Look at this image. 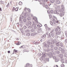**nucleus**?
Instances as JSON below:
<instances>
[{
    "instance_id": "nucleus-1",
    "label": "nucleus",
    "mask_w": 67,
    "mask_h": 67,
    "mask_svg": "<svg viewBox=\"0 0 67 67\" xmlns=\"http://www.w3.org/2000/svg\"><path fill=\"white\" fill-rule=\"evenodd\" d=\"M46 37V35L44 34L43 36H41V38H42L40 40L41 42H43L45 40V38Z\"/></svg>"
},
{
    "instance_id": "nucleus-2",
    "label": "nucleus",
    "mask_w": 67,
    "mask_h": 67,
    "mask_svg": "<svg viewBox=\"0 0 67 67\" xmlns=\"http://www.w3.org/2000/svg\"><path fill=\"white\" fill-rule=\"evenodd\" d=\"M20 18H21V19H23L24 18H26V15L24 14H21L20 16Z\"/></svg>"
},
{
    "instance_id": "nucleus-3",
    "label": "nucleus",
    "mask_w": 67,
    "mask_h": 67,
    "mask_svg": "<svg viewBox=\"0 0 67 67\" xmlns=\"http://www.w3.org/2000/svg\"><path fill=\"white\" fill-rule=\"evenodd\" d=\"M53 22L54 24H55L56 23V20L55 19H56V17L54 16H53Z\"/></svg>"
},
{
    "instance_id": "nucleus-4",
    "label": "nucleus",
    "mask_w": 67,
    "mask_h": 67,
    "mask_svg": "<svg viewBox=\"0 0 67 67\" xmlns=\"http://www.w3.org/2000/svg\"><path fill=\"white\" fill-rule=\"evenodd\" d=\"M32 26H34V29L35 30H37L38 29V28L37 27V26H36V25L35 24H32Z\"/></svg>"
},
{
    "instance_id": "nucleus-5",
    "label": "nucleus",
    "mask_w": 67,
    "mask_h": 67,
    "mask_svg": "<svg viewBox=\"0 0 67 67\" xmlns=\"http://www.w3.org/2000/svg\"><path fill=\"white\" fill-rule=\"evenodd\" d=\"M64 14H65V13L64 12H63L62 13H61L60 14V16H61V17H63V16H64Z\"/></svg>"
},
{
    "instance_id": "nucleus-6",
    "label": "nucleus",
    "mask_w": 67,
    "mask_h": 67,
    "mask_svg": "<svg viewBox=\"0 0 67 67\" xmlns=\"http://www.w3.org/2000/svg\"><path fill=\"white\" fill-rule=\"evenodd\" d=\"M56 3L57 4H59L60 3V2L59 0H57L56 1Z\"/></svg>"
},
{
    "instance_id": "nucleus-7",
    "label": "nucleus",
    "mask_w": 67,
    "mask_h": 67,
    "mask_svg": "<svg viewBox=\"0 0 67 67\" xmlns=\"http://www.w3.org/2000/svg\"><path fill=\"white\" fill-rule=\"evenodd\" d=\"M35 20V21H36L37 23L38 22V21H37V18L35 17L34 18H33Z\"/></svg>"
},
{
    "instance_id": "nucleus-8",
    "label": "nucleus",
    "mask_w": 67,
    "mask_h": 67,
    "mask_svg": "<svg viewBox=\"0 0 67 67\" xmlns=\"http://www.w3.org/2000/svg\"><path fill=\"white\" fill-rule=\"evenodd\" d=\"M51 44H54V40L53 41V38H51Z\"/></svg>"
},
{
    "instance_id": "nucleus-9",
    "label": "nucleus",
    "mask_w": 67,
    "mask_h": 67,
    "mask_svg": "<svg viewBox=\"0 0 67 67\" xmlns=\"http://www.w3.org/2000/svg\"><path fill=\"white\" fill-rule=\"evenodd\" d=\"M64 56L65 57H67V51L65 53Z\"/></svg>"
},
{
    "instance_id": "nucleus-10",
    "label": "nucleus",
    "mask_w": 67,
    "mask_h": 67,
    "mask_svg": "<svg viewBox=\"0 0 67 67\" xmlns=\"http://www.w3.org/2000/svg\"><path fill=\"white\" fill-rule=\"evenodd\" d=\"M36 34V32H34L32 33L31 34V36H34V35H35Z\"/></svg>"
},
{
    "instance_id": "nucleus-11",
    "label": "nucleus",
    "mask_w": 67,
    "mask_h": 67,
    "mask_svg": "<svg viewBox=\"0 0 67 67\" xmlns=\"http://www.w3.org/2000/svg\"><path fill=\"white\" fill-rule=\"evenodd\" d=\"M42 30H41L40 29L38 30L37 32L38 33H40V32H42Z\"/></svg>"
},
{
    "instance_id": "nucleus-12",
    "label": "nucleus",
    "mask_w": 67,
    "mask_h": 67,
    "mask_svg": "<svg viewBox=\"0 0 67 67\" xmlns=\"http://www.w3.org/2000/svg\"><path fill=\"white\" fill-rule=\"evenodd\" d=\"M60 33V31H58L56 32V34L57 35H59Z\"/></svg>"
},
{
    "instance_id": "nucleus-13",
    "label": "nucleus",
    "mask_w": 67,
    "mask_h": 67,
    "mask_svg": "<svg viewBox=\"0 0 67 67\" xmlns=\"http://www.w3.org/2000/svg\"><path fill=\"white\" fill-rule=\"evenodd\" d=\"M60 61L62 63H64V59H63L61 58L60 60Z\"/></svg>"
},
{
    "instance_id": "nucleus-14",
    "label": "nucleus",
    "mask_w": 67,
    "mask_h": 67,
    "mask_svg": "<svg viewBox=\"0 0 67 67\" xmlns=\"http://www.w3.org/2000/svg\"><path fill=\"white\" fill-rule=\"evenodd\" d=\"M16 44L17 45H19L21 44V42H18L16 43Z\"/></svg>"
},
{
    "instance_id": "nucleus-15",
    "label": "nucleus",
    "mask_w": 67,
    "mask_h": 67,
    "mask_svg": "<svg viewBox=\"0 0 67 67\" xmlns=\"http://www.w3.org/2000/svg\"><path fill=\"white\" fill-rule=\"evenodd\" d=\"M55 62H58L59 61V59L58 58H56L55 59Z\"/></svg>"
},
{
    "instance_id": "nucleus-16",
    "label": "nucleus",
    "mask_w": 67,
    "mask_h": 67,
    "mask_svg": "<svg viewBox=\"0 0 67 67\" xmlns=\"http://www.w3.org/2000/svg\"><path fill=\"white\" fill-rule=\"evenodd\" d=\"M51 36L52 37H54L55 36V35H54V33H51Z\"/></svg>"
},
{
    "instance_id": "nucleus-17",
    "label": "nucleus",
    "mask_w": 67,
    "mask_h": 67,
    "mask_svg": "<svg viewBox=\"0 0 67 67\" xmlns=\"http://www.w3.org/2000/svg\"><path fill=\"white\" fill-rule=\"evenodd\" d=\"M26 35L27 36H30V33H28L26 34Z\"/></svg>"
},
{
    "instance_id": "nucleus-18",
    "label": "nucleus",
    "mask_w": 67,
    "mask_h": 67,
    "mask_svg": "<svg viewBox=\"0 0 67 67\" xmlns=\"http://www.w3.org/2000/svg\"><path fill=\"white\" fill-rule=\"evenodd\" d=\"M58 38V36L57 35L55 36V39H57V38Z\"/></svg>"
},
{
    "instance_id": "nucleus-19",
    "label": "nucleus",
    "mask_w": 67,
    "mask_h": 67,
    "mask_svg": "<svg viewBox=\"0 0 67 67\" xmlns=\"http://www.w3.org/2000/svg\"><path fill=\"white\" fill-rule=\"evenodd\" d=\"M31 18L30 17H28L27 18V20H29V21H30L31 20Z\"/></svg>"
},
{
    "instance_id": "nucleus-20",
    "label": "nucleus",
    "mask_w": 67,
    "mask_h": 67,
    "mask_svg": "<svg viewBox=\"0 0 67 67\" xmlns=\"http://www.w3.org/2000/svg\"><path fill=\"white\" fill-rule=\"evenodd\" d=\"M55 45H56L57 46H59V44H58V43L57 42V43H55Z\"/></svg>"
},
{
    "instance_id": "nucleus-21",
    "label": "nucleus",
    "mask_w": 67,
    "mask_h": 67,
    "mask_svg": "<svg viewBox=\"0 0 67 67\" xmlns=\"http://www.w3.org/2000/svg\"><path fill=\"white\" fill-rule=\"evenodd\" d=\"M51 33H54V29H53L51 30L50 32Z\"/></svg>"
},
{
    "instance_id": "nucleus-22",
    "label": "nucleus",
    "mask_w": 67,
    "mask_h": 67,
    "mask_svg": "<svg viewBox=\"0 0 67 67\" xmlns=\"http://www.w3.org/2000/svg\"><path fill=\"white\" fill-rule=\"evenodd\" d=\"M59 51H61L62 50V48L61 47H59Z\"/></svg>"
},
{
    "instance_id": "nucleus-23",
    "label": "nucleus",
    "mask_w": 67,
    "mask_h": 67,
    "mask_svg": "<svg viewBox=\"0 0 67 67\" xmlns=\"http://www.w3.org/2000/svg\"><path fill=\"white\" fill-rule=\"evenodd\" d=\"M54 49L55 50H57L58 49V48L57 47H54Z\"/></svg>"
},
{
    "instance_id": "nucleus-24",
    "label": "nucleus",
    "mask_w": 67,
    "mask_h": 67,
    "mask_svg": "<svg viewBox=\"0 0 67 67\" xmlns=\"http://www.w3.org/2000/svg\"><path fill=\"white\" fill-rule=\"evenodd\" d=\"M42 55L43 57H45V54H44V53H42Z\"/></svg>"
},
{
    "instance_id": "nucleus-25",
    "label": "nucleus",
    "mask_w": 67,
    "mask_h": 67,
    "mask_svg": "<svg viewBox=\"0 0 67 67\" xmlns=\"http://www.w3.org/2000/svg\"><path fill=\"white\" fill-rule=\"evenodd\" d=\"M60 57H61V58H63V55L62 54H61L60 55Z\"/></svg>"
},
{
    "instance_id": "nucleus-26",
    "label": "nucleus",
    "mask_w": 67,
    "mask_h": 67,
    "mask_svg": "<svg viewBox=\"0 0 67 67\" xmlns=\"http://www.w3.org/2000/svg\"><path fill=\"white\" fill-rule=\"evenodd\" d=\"M46 60L48 62H49V59L48 58H46Z\"/></svg>"
},
{
    "instance_id": "nucleus-27",
    "label": "nucleus",
    "mask_w": 67,
    "mask_h": 67,
    "mask_svg": "<svg viewBox=\"0 0 67 67\" xmlns=\"http://www.w3.org/2000/svg\"><path fill=\"white\" fill-rule=\"evenodd\" d=\"M54 13L55 14H58L57 13V11L55 10L54 12Z\"/></svg>"
},
{
    "instance_id": "nucleus-28",
    "label": "nucleus",
    "mask_w": 67,
    "mask_h": 67,
    "mask_svg": "<svg viewBox=\"0 0 67 67\" xmlns=\"http://www.w3.org/2000/svg\"><path fill=\"white\" fill-rule=\"evenodd\" d=\"M61 67H65V65H64L63 64H62L61 65Z\"/></svg>"
},
{
    "instance_id": "nucleus-29",
    "label": "nucleus",
    "mask_w": 67,
    "mask_h": 67,
    "mask_svg": "<svg viewBox=\"0 0 67 67\" xmlns=\"http://www.w3.org/2000/svg\"><path fill=\"white\" fill-rule=\"evenodd\" d=\"M28 23L29 24H32V22L30 21H29Z\"/></svg>"
},
{
    "instance_id": "nucleus-30",
    "label": "nucleus",
    "mask_w": 67,
    "mask_h": 67,
    "mask_svg": "<svg viewBox=\"0 0 67 67\" xmlns=\"http://www.w3.org/2000/svg\"><path fill=\"white\" fill-rule=\"evenodd\" d=\"M16 11H18V8H16L15 9Z\"/></svg>"
},
{
    "instance_id": "nucleus-31",
    "label": "nucleus",
    "mask_w": 67,
    "mask_h": 67,
    "mask_svg": "<svg viewBox=\"0 0 67 67\" xmlns=\"http://www.w3.org/2000/svg\"><path fill=\"white\" fill-rule=\"evenodd\" d=\"M55 53H57V54H59V52L58 51H55Z\"/></svg>"
},
{
    "instance_id": "nucleus-32",
    "label": "nucleus",
    "mask_w": 67,
    "mask_h": 67,
    "mask_svg": "<svg viewBox=\"0 0 67 67\" xmlns=\"http://www.w3.org/2000/svg\"><path fill=\"white\" fill-rule=\"evenodd\" d=\"M24 29H26L27 28V27L25 26H24L23 27Z\"/></svg>"
},
{
    "instance_id": "nucleus-33",
    "label": "nucleus",
    "mask_w": 67,
    "mask_h": 67,
    "mask_svg": "<svg viewBox=\"0 0 67 67\" xmlns=\"http://www.w3.org/2000/svg\"><path fill=\"white\" fill-rule=\"evenodd\" d=\"M53 41H54V43H55V44H56V43H57V41H56V40H55Z\"/></svg>"
},
{
    "instance_id": "nucleus-34",
    "label": "nucleus",
    "mask_w": 67,
    "mask_h": 67,
    "mask_svg": "<svg viewBox=\"0 0 67 67\" xmlns=\"http://www.w3.org/2000/svg\"><path fill=\"white\" fill-rule=\"evenodd\" d=\"M50 2L52 3H54V1L53 0H52L51 1H50Z\"/></svg>"
},
{
    "instance_id": "nucleus-35",
    "label": "nucleus",
    "mask_w": 67,
    "mask_h": 67,
    "mask_svg": "<svg viewBox=\"0 0 67 67\" xmlns=\"http://www.w3.org/2000/svg\"><path fill=\"white\" fill-rule=\"evenodd\" d=\"M50 23L51 25H53V22H52V21H50Z\"/></svg>"
},
{
    "instance_id": "nucleus-36",
    "label": "nucleus",
    "mask_w": 67,
    "mask_h": 67,
    "mask_svg": "<svg viewBox=\"0 0 67 67\" xmlns=\"http://www.w3.org/2000/svg\"><path fill=\"white\" fill-rule=\"evenodd\" d=\"M13 52H15V53H16V52H17V50H15V49H14L13 51Z\"/></svg>"
},
{
    "instance_id": "nucleus-37",
    "label": "nucleus",
    "mask_w": 67,
    "mask_h": 67,
    "mask_svg": "<svg viewBox=\"0 0 67 67\" xmlns=\"http://www.w3.org/2000/svg\"><path fill=\"white\" fill-rule=\"evenodd\" d=\"M45 7L46 9H48V5H46L45 6Z\"/></svg>"
},
{
    "instance_id": "nucleus-38",
    "label": "nucleus",
    "mask_w": 67,
    "mask_h": 67,
    "mask_svg": "<svg viewBox=\"0 0 67 67\" xmlns=\"http://www.w3.org/2000/svg\"><path fill=\"white\" fill-rule=\"evenodd\" d=\"M60 45L61 47H63V44L62 43H60Z\"/></svg>"
},
{
    "instance_id": "nucleus-39",
    "label": "nucleus",
    "mask_w": 67,
    "mask_h": 67,
    "mask_svg": "<svg viewBox=\"0 0 67 67\" xmlns=\"http://www.w3.org/2000/svg\"><path fill=\"white\" fill-rule=\"evenodd\" d=\"M27 10L29 12H31V10H30V9L27 8Z\"/></svg>"
},
{
    "instance_id": "nucleus-40",
    "label": "nucleus",
    "mask_w": 67,
    "mask_h": 67,
    "mask_svg": "<svg viewBox=\"0 0 67 67\" xmlns=\"http://www.w3.org/2000/svg\"><path fill=\"white\" fill-rule=\"evenodd\" d=\"M57 58V57H56L55 56H54L53 57V58L54 59H56Z\"/></svg>"
},
{
    "instance_id": "nucleus-41",
    "label": "nucleus",
    "mask_w": 67,
    "mask_h": 67,
    "mask_svg": "<svg viewBox=\"0 0 67 67\" xmlns=\"http://www.w3.org/2000/svg\"><path fill=\"white\" fill-rule=\"evenodd\" d=\"M29 30H27L25 31L27 33V32H29Z\"/></svg>"
},
{
    "instance_id": "nucleus-42",
    "label": "nucleus",
    "mask_w": 67,
    "mask_h": 67,
    "mask_svg": "<svg viewBox=\"0 0 67 67\" xmlns=\"http://www.w3.org/2000/svg\"><path fill=\"white\" fill-rule=\"evenodd\" d=\"M55 31H58V29H57V28H55Z\"/></svg>"
},
{
    "instance_id": "nucleus-43",
    "label": "nucleus",
    "mask_w": 67,
    "mask_h": 67,
    "mask_svg": "<svg viewBox=\"0 0 67 67\" xmlns=\"http://www.w3.org/2000/svg\"><path fill=\"white\" fill-rule=\"evenodd\" d=\"M62 51L63 53H64V52H65V50H64V49H62Z\"/></svg>"
},
{
    "instance_id": "nucleus-44",
    "label": "nucleus",
    "mask_w": 67,
    "mask_h": 67,
    "mask_svg": "<svg viewBox=\"0 0 67 67\" xmlns=\"http://www.w3.org/2000/svg\"><path fill=\"white\" fill-rule=\"evenodd\" d=\"M31 31L32 32H34V30L33 29H31Z\"/></svg>"
},
{
    "instance_id": "nucleus-45",
    "label": "nucleus",
    "mask_w": 67,
    "mask_h": 67,
    "mask_svg": "<svg viewBox=\"0 0 67 67\" xmlns=\"http://www.w3.org/2000/svg\"><path fill=\"white\" fill-rule=\"evenodd\" d=\"M65 34L66 35V36L67 37V31H66L65 32Z\"/></svg>"
},
{
    "instance_id": "nucleus-46",
    "label": "nucleus",
    "mask_w": 67,
    "mask_h": 67,
    "mask_svg": "<svg viewBox=\"0 0 67 67\" xmlns=\"http://www.w3.org/2000/svg\"><path fill=\"white\" fill-rule=\"evenodd\" d=\"M38 44V42L37 41H36V45H37V44Z\"/></svg>"
},
{
    "instance_id": "nucleus-47",
    "label": "nucleus",
    "mask_w": 67,
    "mask_h": 67,
    "mask_svg": "<svg viewBox=\"0 0 67 67\" xmlns=\"http://www.w3.org/2000/svg\"><path fill=\"white\" fill-rule=\"evenodd\" d=\"M48 37H49L50 38H51V35L49 34L48 35Z\"/></svg>"
},
{
    "instance_id": "nucleus-48",
    "label": "nucleus",
    "mask_w": 67,
    "mask_h": 67,
    "mask_svg": "<svg viewBox=\"0 0 67 67\" xmlns=\"http://www.w3.org/2000/svg\"><path fill=\"white\" fill-rule=\"evenodd\" d=\"M23 21L24 22H26V19H24Z\"/></svg>"
},
{
    "instance_id": "nucleus-49",
    "label": "nucleus",
    "mask_w": 67,
    "mask_h": 67,
    "mask_svg": "<svg viewBox=\"0 0 67 67\" xmlns=\"http://www.w3.org/2000/svg\"><path fill=\"white\" fill-rule=\"evenodd\" d=\"M53 10H51V13H53Z\"/></svg>"
},
{
    "instance_id": "nucleus-50",
    "label": "nucleus",
    "mask_w": 67,
    "mask_h": 67,
    "mask_svg": "<svg viewBox=\"0 0 67 67\" xmlns=\"http://www.w3.org/2000/svg\"><path fill=\"white\" fill-rule=\"evenodd\" d=\"M9 5H10V4L9 3H8L7 5V7H9Z\"/></svg>"
},
{
    "instance_id": "nucleus-51",
    "label": "nucleus",
    "mask_w": 67,
    "mask_h": 67,
    "mask_svg": "<svg viewBox=\"0 0 67 67\" xmlns=\"http://www.w3.org/2000/svg\"><path fill=\"white\" fill-rule=\"evenodd\" d=\"M49 17L50 18H52V15H49Z\"/></svg>"
},
{
    "instance_id": "nucleus-52",
    "label": "nucleus",
    "mask_w": 67,
    "mask_h": 67,
    "mask_svg": "<svg viewBox=\"0 0 67 67\" xmlns=\"http://www.w3.org/2000/svg\"><path fill=\"white\" fill-rule=\"evenodd\" d=\"M51 48H53V47H54V46L53 45H51Z\"/></svg>"
},
{
    "instance_id": "nucleus-53",
    "label": "nucleus",
    "mask_w": 67,
    "mask_h": 67,
    "mask_svg": "<svg viewBox=\"0 0 67 67\" xmlns=\"http://www.w3.org/2000/svg\"><path fill=\"white\" fill-rule=\"evenodd\" d=\"M22 4V2H19V4Z\"/></svg>"
},
{
    "instance_id": "nucleus-54",
    "label": "nucleus",
    "mask_w": 67,
    "mask_h": 67,
    "mask_svg": "<svg viewBox=\"0 0 67 67\" xmlns=\"http://www.w3.org/2000/svg\"><path fill=\"white\" fill-rule=\"evenodd\" d=\"M48 43H49V45H51V44H52L51 42H48Z\"/></svg>"
},
{
    "instance_id": "nucleus-55",
    "label": "nucleus",
    "mask_w": 67,
    "mask_h": 67,
    "mask_svg": "<svg viewBox=\"0 0 67 67\" xmlns=\"http://www.w3.org/2000/svg\"><path fill=\"white\" fill-rule=\"evenodd\" d=\"M47 13H50V12H49V10H48L47 11Z\"/></svg>"
},
{
    "instance_id": "nucleus-56",
    "label": "nucleus",
    "mask_w": 67,
    "mask_h": 67,
    "mask_svg": "<svg viewBox=\"0 0 67 67\" xmlns=\"http://www.w3.org/2000/svg\"><path fill=\"white\" fill-rule=\"evenodd\" d=\"M57 28L58 29H58H60V27H59V26H57Z\"/></svg>"
},
{
    "instance_id": "nucleus-57",
    "label": "nucleus",
    "mask_w": 67,
    "mask_h": 67,
    "mask_svg": "<svg viewBox=\"0 0 67 67\" xmlns=\"http://www.w3.org/2000/svg\"><path fill=\"white\" fill-rule=\"evenodd\" d=\"M44 26H45V27H47V24H45L44 25Z\"/></svg>"
},
{
    "instance_id": "nucleus-58",
    "label": "nucleus",
    "mask_w": 67,
    "mask_h": 67,
    "mask_svg": "<svg viewBox=\"0 0 67 67\" xmlns=\"http://www.w3.org/2000/svg\"><path fill=\"white\" fill-rule=\"evenodd\" d=\"M33 43L34 44H36V42H35V41Z\"/></svg>"
},
{
    "instance_id": "nucleus-59",
    "label": "nucleus",
    "mask_w": 67,
    "mask_h": 67,
    "mask_svg": "<svg viewBox=\"0 0 67 67\" xmlns=\"http://www.w3.org/2000/svg\"><path fill=\"white\" fill-rule=\"evenodd\" d=\"M65 42H66V43H67V39H66L65 40Z\"/></svg>"
},
{
    "instance_id": "nucleus-60",
    "label": "nucleus",
    "mask_w": 67,
    "mask_h": 67,
    "mask_svg": "<svg viewBox=\"0 0 67 67\" xmlns=\"http://www.w3.org/2000/svg\"><path fill=\"white\" fill-rule=\"evenodd\" d=\"M22 47H23V46H22L21 47H20L19 48H22Z\"/></svg>"
},
{
    "instance_id": "nucleus-61",
    "label": "nucleus",
    "mask_w": 67,
    "mask_h": 67,
    "mask_svg": "<svg viewBox=\"0 0 67 67\" xmlns=\"http://www.w3.org/2000/svg\"><path fill=\"white\" fill-rule=\"evenodd\" d=\"M65 63H67V60H65Z\"/></svg>"
},
{
    "instance_id": "nucleus-62",
    "label": "nucleus",
    "mask_w": 67,
    "mask_h": 67,
    "mask_svg": "<svg viewBox=\"0 0 67 67\" xmlns=\"http://www.w3.org/2000/svg\"><path fill=\"white\" fill-rule=\"evenodd\" d=\"M0 11H2V9H1V8H0Z\"/></svg>"
},
{
    "instance_id": "nucleus-63",
    "label": "nucleus",
    "mask_w": 67,
    "mask_h": 67,
    "mask_svg": "<svg viewBox=\"0 0 67 67\" xmlns=\"http://www.w3.org/2000/svg\"><path fill=\"white\" fill-rule=\"evenodd\" d=\"M58 22H59L58 20L56 22L57 23H59Z\"/></svg>"
},
{
    "instance_id": "nucleus-64",
    "label": "nucleus",
    "mask_w": 67,
    "mask_h": 67,
    "mask_svg": "<svg viewBox=\"0 0 67 67\" xmlns=\"http://www.w3.org/2000/svg\"><path fill=\"white\" fill-rule=\"evenodd\" d=\"M30 67H32V65L31 64L30 65Z\"/></svg>"
}]
</instances>
